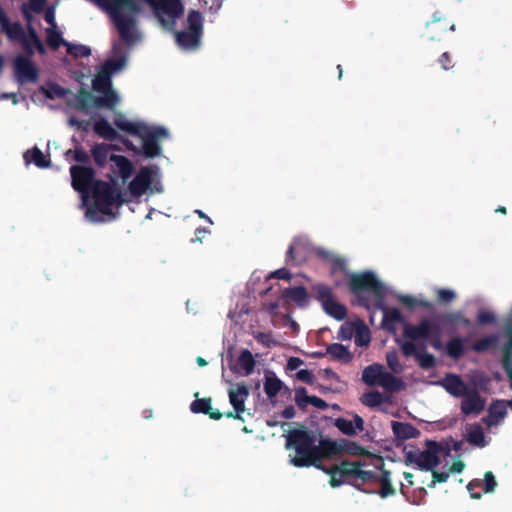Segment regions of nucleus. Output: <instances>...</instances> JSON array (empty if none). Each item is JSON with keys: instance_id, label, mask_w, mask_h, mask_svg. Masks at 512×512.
I'll return each instance as SVG.
<instances>
[{"instance_id": "f257e3e1", "label": "nucleus", "mask_w": 512, "mask_h": 512, "mask_svg": "<svg viewBox=\"0 0 512 512\" xmlns=\"http://www.w3.org/2000/svg\"><path fill=\"white\" fill-rule=\"evenodd\" d=\"M286 448L289 450L290 463L296 467L316 466L330 475V485L337 487L348 479L355 481L371 482L380 480L382 488L379 491L381 497L393 494L394 490L388 482V475L381 471L363 469L356 462H342L331 469H325L318 464V438L315 434L305 429L291 430L287 435Z\"/></svg>"}, {"instance_id": "f03ea898", "label": "nucleus", "mask_w": 512, "mask_h": 512, "mask_svg": "<svg viewBox=\"0 0 512 512\" xmlns=\"http://www.w3.org/2000/svg\"><path fill=\"white\" fill-rule=\"evenodd\" d=\"M70 172L73 188L81 193L82 205H86L88 190L92 192L93 205L86 210V217L90 221H104L106 217L114 215L115 209L128 201L115 185L94 181V172L91 168L72 166Z\"/></svg>"}, {"instance_id": "7ed1b4c3", "label": "nucleus", "mask_w": 512, "mask_h": 512, "mask_svg": "<svg viewBox=\"0 0 512 512\" xmlns=\"http://www.w3.org/2000/svg\"><path fill=\"white\" fill-rule=\"evenodd\" d=\"M126 63L125 49L121 43L113 45V57L107 60L93 80V92L81 91L77 101L82 109L106 107L113 109L120 98L111 87V75L119 72Z\"/></svg>"}, {"instance_id": "20e7f679", "label": "nucleus", "mask_w": 512, "mask_h": 512, "mask_svg": "<svg viewBox=\"0 0 512 512\" xmlns=\"http://www.w3.org/2000/svg\"><path fill=\"white\" fill-rule=\"evenodd\" d=\"M412 457V461L422 470L432 471V486L445 482L450 473H460L464 469L462 461H453L448 450L434 442H429L425 450Z\"/></svg>"}, {"instance_id": "39448f33", "label": "nucleus", "mask_w": 512, "mask_h": 512, "mask_svg": "<svg viewBox=\"0 0 512 512\" xmlns=\"http://www.w3.org/2000/svg\"><path fill=\"white\" fill-rule=\"evenodd\" d=\"M326 257L331 265L332 273L336 274L339 272L342 274V278L337 279L336 284H340L341 281L345 279L349 281L351 290L354 293L369 291L377 296H380L383 293V284L378 280L374 273L364 272L358 274H351L346 270V264L343 259L330 253L327 254Z\"/></svg>"}, {"instance_id": "423d86ee", "label": "nucleus", "mask_w": 512, "mask_h": 512, "mask_svg": "<svg viewBox=\"0 0 512 512\" xmlns=\"http://www.w3.org/2000/svg\"><path fill=\"white\" fill-rule=\"evenodd\" d=\"M114 122L119 129L140 138L142 150L146 157H154L160 153L157 139L167 136V131L164 128L151 127L140 122H132L121 114L116 115Z\"/></svg>"}, {"instance_id": "0eeeda50", "label": "nucleus", "mask_w": 512, "mask_h": 512, "mask_svg": "<svg viewBox=\"0 0 512 512\" xmlns=\"http://www.w3.org/2000/svg\"><path fill=\"white\" fill-rule=\"evenodd\" d=\"M113 150L114 147L112 145L98 144L93 147L92 155L99 166H103L110 161L112 163V171L125 182L131 175L132 164L127 158L115 155Z\"/></svg>"}, {"instance_id": "6e6552de", "label": "nucleus", "mask_w": 512, "mask_h": 512, "mask_svg": "<svg viewBox=\"0 0 512 512\" xmlns=\"http://www.w3.org/2000/svg\"><path fill=\"white\" fill-rule=\"evenodd\" d=\"M160 193L162 186L159 180L158 169L143 167L141 168L128 185V193L131 197H140L146 192Z\"/></svg>"}, {"instance_id": "1a4fd4ad", "label": "nucleus", "mask_w": 512, "mask_h": 512, "mask_svg": "<svg viewBox=\"0 0 512 512\" xmlns=\"http://www.w3.org/2000/svg\"><path fill=\"white\" fill-rule=\"evenodd\" d=\"M362 379L367 385H378L388 391H398L403 387L401 380L384 371L383 366L379 364L366 367L363 371Z\"/></svg>"}, {"instance_id": "9d476101", "label": "nucleus", "mask_w": 512, "mask_h": 512, "mask_svg": "<svg viewBox=\"0 0 512 512\" xmlns=\"http://www.w3.org/2000/svg\"><path fill=\"white\" fill-rule=\"evenodd\" d=\"M188 29L184 32L176 33V41L178 45L185 50L195 49L200 40L202 31V16L196 11H192L188 15Z\"/></svg>"}, {"instance_id": "9b49d317", "label": "nucleus", "mask_w": 512, "mask_h": 512, "mask_svg": "<svg viewBox=\"0 0 512 512\" xmlns=\"http://www.w3.org/2000/svg\"><path fill=\"white\" fill-rule=\"evenodd\" d=\"M320 300L324 311L330 316L341 320L346 315V309L343 305L335 300L332 295L331 289L324 284H317L313 288Z\"/></svg>"}, {"instance_id": "f8f14e48", "label": "nucleus", "mask_w": 512, "mask_h": 512, "mask_svg": "<svg viewBox=\"0 0 512 512\" xmlns=\"http://www.w3.org/2000/svg\"><path fill=\"white\" fill-rule=\"evenodd\" d=\"M477 384L473 383V387L462 397L461 411L465 415L479 414L486 405V399L481 397L476 391Z\"/></svg>"}, {"instance_id": "ddd939ff", "label": "nucleus", "mask_w": 512, "mask_h": 512, "mask_svg": "<svg viewBox=\"0 0 512 512\" xmlns=\"http://www.w3.org/2000/svg\"><path fill=\"white\" fill-rule=\"evenodd\" d=\"M228 395L230 404L236 411V417L240 418V414L245 411V402L249 396L248 387L244 383L231 385Z\"/></svg>"}, {"instance_id": "4468645a", "label": "nucleus", "mask_w": 512, "mask_h": 512, "mask_svg": "<svg viewBox=\"0 0 512 512\" xmlns=\"http://www.w3.org/2000/svg\"><path fill=\"white\" fill-rule=\"evenodd\" d=\"M512 409V400H496L491 403L488 408V415L483 419L484 423L488 426L499 424L507 415V408Z\"/></svg>"}, {"instance_id": "2eb2a0df", "label": "nucleus", "mask_w": 512, "mask_h": 512, "mask_svg": "<svg viewBox=\"0 0 512 512\" xmlns=\"http://www.w3.org/2000/svg\"><path fill=\"white\" fill-rule=\"evenodd\" d=\"M317 450L319 463L324 458L330 459L335 456L342 455V453L345 451V442L318 439Z\"/></svg>"}, {"instance_id": "dca6fc26", "label": "nucleus", "mask_w": 512, "mask_h": 512, "mask_svg": "<svg viewBox=\"0 0 512 512\" xmlns=\"http://www.w3.org/2000/svg\"><path fill=\"white\" fill-rule=\"evenodd\" d=\"M15 73L20 83L35 81L37 77L35 66L23 56H19L15 60Z\"/></svg>"}, {"instance_id": "f3484780", "label": "nucleus", "mask_w": 512, "mask_h": 512, "mask_svg": "<svg viewBox=\"0 0 512 512\" xmlns=\"http://www.w3.org/2000/svg\"><path fill=\"white\" fill-rule=\"evenodd\" d=\"M401 347L406 356H415L422 368L428 369L434 366L435 358L433 355L419 351L416 343L404 341Z\"/></svg>"}, {"instance_id": "a211bd4d", "label": "nucleus", "mask_w": 512, "mask_h": 512, "mask_svg": "<svg viewBox=\"0 0 512 512\" xmlns=\"http://www.w3.org/2000/svg\"><path fill=\"white\" fill-rule=\"evenodd\" d=\"M433 329V323L429 320L422 321L419 325H405L404 336L407 341L415 343L419 339H427Z\"/></svg>"}, {"instance_id": "6ab92c4d", "label": "nucleus", "mask_w": 512, "mask_h": 512, "mask_svg": "<svg viewBox=\"0 0 512 512\" xmlns=\"http://www.w3.org/2000/svg\"><path fill=\"white\" fill-rule=\"evenodd\" d=\"M441 385L444 389L454 397H463L472 386L464 383L457 375H447L442 381Z\"/></svg>"}, {"instance_id": "aec40b11", "label": "nucleus", "mask_w": 512, "mask_h": 512, "mask_svg": "<svg viewBox=\"0 0 512 512\" xmlns=\"http://www.w3.org/2000/svg\"><path fill=\"white\" fill-rule=\"evenodd\" d=\"M295 402L301 408L313 406L319 409H325L327 407L325 401L316 396L308 395L306 389L302 387L295 389Z\"/></svg>"}, {"instance_id": "412c9836", "label": "nucleus", "mask_w": 512, "mask_h": 512, "mask_svg": "<svg viewBox=\"0 0 512 512\" xmlns=\"http://www.w3.org/2000/svg\"><path fill=\"white\" fill-rule=\"evenodd\" d=\"M496 485H497V483H496V480H495L494 475L492 474V472H486L485 473V477H484V481H480V480L471 481L467 485V489H468V491H470L472 498L479 499L481 497V494L480 493H474L473 492L474 488L483 486L484 492L485 493H490V492H493L495 490Z\"/></svg>"}, {"instance_id": "4be33fe9", "label": "nucleus", "mask_w": 512, "mask_h": 512, "mask_svg": "<svg viewBox=\"0 0 512 512\" xmlns=\"http://www.w3.org/2000/svg\"><path fill=\"white\" fill-rule=\"evenodd\" d=\"M255 367V360L252 353L244 350L238 356L234 365V370L242 375H249L253 372Z\"/></svg>"}, {"instance_id": "5701e85b", "label": "nucleus", "mask_w": 512, "mask_h": 512, "mask_svg": "<svg viewBox=\"0 0 512 512\" xmlns=\"http://www.w3.org/2000/svg\"><path fill=\"white\" fill-rule=\"evenodd\" d=\"M466 437L473 445L484 447L487 444L483 429L478 424H470L466 427Z\"/></svg>"}, {"instance_id": "b1692460", "label": "nucleus", "mask_w": 512, "mask_h": 512, "mask_svg": "<svg viewBox=\"0 0 512 512\" xmlns=\"http://www.w3.org/2000/svg\"><path fill=\"white\" fill-rule=\"evenodd\" d=\"M283 388V382L273 373L265 376L264 391L268 398L276 397Z\"/></svg>"}, {"instance_id": "393cba45", "label": "nucleus", "mask_w": 512, "mask_h": 512, "mask_svg": "<svg viewBox=\"0 0 512 512\" xmlns=\"http://www.w3.org/2000/svg\"><path fill=\"white\" fill-rule=\"evenodd\" d=\"M392 429L395 436L402 440L414 438L418 434V431L408 423L393 422Z\"/></svg>"}, {"instance_id": "a878e982", "label": "nucleus", "mask_w": 512, "mask_h": 512, "mask_svg": "<svg viewBox=\"0 0 512 512\" xmlns=\"http://www.w3.org/2000/svg\"><path fill=\"white\" fill-rule=\"evenodd\" d=\"M24 159L26 163L33 162L40 168L48 167L50 164V161L47 159V157L36 147L28 150L24 154Z\"/></svg>"}, {"instance_id": "bb28decb", "label": "nucleus", "mask_w": 512, "mask_h": 512, "mask_svg": "<svg viewBox=\"0 0 512 512\" xmlns=\"http://www.w3.org/2000/svg\"><path fill=\"white\" fill-rule=\"evenodd\" d=\"M40 92L49 99H61L66 96L67 91L61 86L48 82L40 88Z\"/></svg>"}, {"instance_id": "cd10ccee", "label": "nucleus", "mask_w": 512, "mask_h": 512, "mask_svg": "<svg viewBox=\"0 0 512 512\" xmlns=\"http://www.w3.org/2000/svg\"><path fill=\"white\" fill-rule=\"evenodd\" d=\"M284 297L287 301L294 302L298 306H302L307 302V293L303 287L285 290Z\"/></svg>"}, {"instance_id": "c85d7f7f", "label": "nucleus", "mask_w": 512, "mask_h": 512, "mask_svg": "<svg viewBox=\"0 0 512 512\" xmlns=\"http://www.w3.org/2000/svg\"><path fill=\"white\" fill-rule=\"evenodd\" d=\"M191 410L195 413H206L209 414L213 419H220L221 414L212 411V405L210 399H199L191 404Z\"/></svg>"}, {"instance_id": "c756f323", "label": "nucleus", "mask_w": 512, "mask_h": 512, "mask_svg": "<svg viewBox=\"0 0 512 512\" xmlns=\"http://www.w3.org/2000/svg\"><path fill=\"white\" fill-rule=\"evenodd\" d=\"M355 343L358 346H367L370 342V333L369 329L362 322H355Z\"/></svg>"}, {"instance_id": "7c9ffc66", "label": "nucleus", "mask_w": 512, "mask_h": 512, "mask_svg": "<svg viewBox=\"0 0 512 512\" xmlns=\"http://www.w3.org/2000/svg\"><path fill=\"white\" fill-rule=\"evenodd\" d=\"M327 354H329L332 358L348 362L351 359L350 352L348 349L342 344H332L327 348Z\"/></svg>"}, {"instance_id": "2f4dec72", "label": "nucleus", "mask_w": 512, "mask_h": 512, "mask_svg": "<svg viewBox=\"0 0 512 512\" xmlns=\"http://www.w3.org/2000/svg\"><path fill=\"white\" fill-rule=\"evenodd\" d=\"M46 40H47L48 45L54 49H57L61 45L66 46V44H67V42H65L64 39L62 38V34L59 31L57 26H56V28H54V27L46 28Z\"/></svg>"}, {"instance_id": "473e14b6", "label": "nucleus", "mask_w": 512, "mask_h": 512, "mask_svg": "<svg viewBox=\"0 0 512 512\" xmlns=\"http://www.w3.org/2000/svg\"><path fill=\"white\" fill-rule=\"evenodd\" d=\"M402 321V314L396 308H383V322L388 329Z\"/></svg>"}, {"instance_id": "72a5a7b5", "label": "nucleus", "mask_w": 512, "mask_h": 512, "mask_svg": "<svg viewBox=\"0 0 512 512\" xmlns=\"http://www.w3.org/2000/svg\"><path fill=\"white\" fill-rule=\"evenodd\" d=\"M94 130L98 135L106 139H113L116 137V131L106 120H99L95 122Z\"/></svg>"}, {"instance_id": "f704fd0d", "label": "nucleus", "mask_w": 512, "mask_h": 512, "mask_svg": "<svg viewBox=\"0 0 512 512\" xmlns=\"http://www.w3.org/2000/svg\"><path fill=\"white\" fill-rule=\"evenodd\" d=\"M497 341H498L497 335H491V336L485 337L483 339L478 340L474 344V350L481 352V351L495 348L497 346Z\"/></svg>"}, {"instance_id": "c9c22d12", "label": "nucleus", "mask_w": 512, "mask_h": 512, "mask_svg": "<svg viewBox=\"0 0 512 512\" xmlns=\"http://www.w3.org/2000/svg\"><path fill=\"white\" fill-rule=\"evenodd\" d=\"M67 53L75 58L77 57H87L90 55L91 50L88 46L81 44H66Z\"/></svg>"}, {"instance_id": "e433bc0d", "label": "nucleus", "mask_w": 512, "mask_h": 512, "mask_svg": "<svg viewBox=\"0 0 512 512\" xmlns=\"http://www.w3.org/2000/svg\"><path fill=\"white\" fill-rule=\"evenodd\" d=\"M383 402V396L377 391L366 393L362 396V403L369 407H375Z\"/></svg>"}, {"instance_id": "4c0bfd02", "label": "nucleus", "mask_w": 512, "mask_h": 512, "mask_svg": "<svg viewBox=\"0 0 512 512\" xmlns=\"http://www.w3.org/2000/svg\"><path fill=\"white\" fill-rule=\"evenodd\" d=\"M446 349H447V353L451 357H454V358L459 357L463 353V350H464L463 341L459 338L452 339L447 344Z\"/></svg>"}, {"instance_id": "58836bf2", "label": "nucleus", "mask_w": 512, "mask_h": 512, "mask_svg": "<svg viewBox=\"0 0 512 512\" xmlns=\"http://www.w3.org/2000/svg\"><path fill=\"white\" fill-rule=\"evenodd\" d=\"M336 427L342 431L343 433L347 434V435H352V434H355L356 431H355V428H354V424L351 420H347V419H337L336 420Z\"/></svg>"}, {"instance_id": "ea45409f", "label": "nucleus", "mask_w": 512, "mask_h": 512, "mask_svg": "<svg viewBox=\"0 0 512 512\" xmlns=\"http://www.w3.org/2000/svg\"><path fill=\"white\" fill-rule=\"evenodd\" d=\"M386 359L388 366L393 372L400 373L403 370V366L399 363L398 356L395 352H389Z\"/></svg>"}, {"instance_id": "a19ab883", "label": "nucleus", "mask_w": 512, "mask_h": 512, "mask_svg": "<svg viewBox=\"0 0 512 512\" xmlns=\"http://www.w3.org/2000/svg\"><path fill=\"white\" fill-rule=\"evenodd\" d=\"M355 333V322L354 323H346L340 329V338L343 340L350 339L354 336Z\"/></svg>"}, {"instance_id": "79ce46f5", "label": "nucleus", "mask_w": 512, "mask_h": 512, "mask_svg": "<svg viewBox=\"0 0 512 512\" xmlns=\"http://www.w3.org/2000/svg\"><path fill=\"white\" fill-rule=\"evenodd\" d=\"M437 296L442 302H450L456 298L455 292L450 289H438Z\"/></svg>"}, {"instance_id": "37998d69", "label": "nucleus", "mask_w": 512, "mask_h": 512, "mask_svg": "<svg viewBox=\"0 0 512 512\" xmlns=\"http://www.w3.org/2000/svg\"><path fill=\"white\" fill-rule=\"evenodd\" d=\"M65 155L68 160L70 159L71 156H73V158L79 162H85L88 159V155L84 151L79 150V149H76L74 152L71 150H68L65 153Z\"/></svg>"}, {"instance_id": "c03bdc74", "label": "nucleus", "mask_w": 512, "mask_h": 512, "mask_svg": "<svg viewBox=\"0 0 512 512\" xmlns=\"http://www.w3.org/2000/svg\"><path fill=\"white\" fill-rule=\"evenodd\" d=\"M496 319L494 313L491 311H480L478 314V322L481 324L492 323Z\"/></svg>"}, {"instance_id": "a18cd8bd", "label": "nucleus", "mask_w": 512, "mask_h": 512, "mask_svg": "<svg viewBox=\"0 0 512 512\" xmlns=\"http://www.w3.org/2000/svg\"><path fill=\"white\" fill-rule=\"evenodd\" d=\"M399 300L401 303L406 305L407 307L413 308L419 304H422V302L412 296L409 295H401L399 296Z\"/></svg>"}, {"instance_id": "49530a36", "label": "nucleus", "mask_w": 512, "mask_h": 512, "mask_svg": "<svg viewBox=\"0 0 512 512\" xmlns=\"http://www.w3.org/2000/svg\"><path fill=\"white\" fill-rule=\"evenodd\" d=\"M297 378L306 383H312L314 380V375L311 371L307 369H302L297 372Z\"/></svg>"}, {"instance_id": "de8ad7c7", "label": "nucleus", "mask_w": 512, "mask_h": 512, "mask_svg": "<svg viewBox=\"0 0 512 512\" xmlns=\"http://www.w3.org/2000/svg\"><path fill=\"white\" fill-rule=\"evenodd\" d=\"M44 18L46 22L49 24V27L56 28L57 24L55 21V9L54 7H49L45 10Z\"/></svg>"}, {"instance_id": "09e8293b", "label": "nucleus", "mask_w": 512, "mask_h": 512, "mask_svg": "<svg viewBox=\"0 0 512 512\" xmlns=\"http://www.w3.org/2000/svg\"><path fill=\"white\" fill-rule=\"evenodd\" d=\"M303 364V361L300 358L297 357H291L289 358L287 362V368L289 370H296Z\"/></svg>"}, {"instance_id": "8fccbe9b", "label": "nucleus", "mask_w": 512, "mask_h": 512, "mask_svg": "<svg viewBox=\"0 0 512 512\" xmlns=\"http://www.w3.org/2000/svg\"><path fill=\"white\" fill-rule=\"evenodd\" d=\"M271 277L279 278V279H288L289 278V272L286 269H279L275 271Z\"/></svg>"}, {"instance_id": "3c124183", "label": "nucleus", "mask_w": 512, "mask_h": 512, "mask_svg": "<svg viewBox=\"0 0 512 512\" xmlns=\"http://www.w3.org/2000/svg\"><path fill=\"white\" fill-rule=\"evenodd\" d=\"M299 253V248H298V241H294L293 244L289 247L288 249V255L290 257H295L296 254Z\"/></svg>"}, {"instance_id": "603ef678", "label": "nucleus", "mask_w": 512, "mask_h": 512, "mask_svg": "<svg viewBox=\"0 0 512 512\" xmlns=\"http://www.w3.org/2000/svg\"><path fill=\"white\" fill-rule=\"evenodd\" d=\"M354 424L355 431H361L363 430V420L359 416H355L354 420L352 421Z\"/></svg>"}, {"instance_id": "864d4df0", "label": "nucleus", "mask_w": 512, "mask_h": 512, "mask_svg": "<svg viewBox=\"0 0 512 512\" xmlns=\"http://www.w3.org/2000/svg\"><path fill=\"white\" fill-rule=\"evenodd\" d=\"M440 62L442 64L443 69H448L447 62H449V55L447 53H444L441 56Z\"/></svg>"}, {"instance_id": "5fc2aeb1", "label": "nucleus", "mask_w": 512, "mask_h": 512, "mask_svg": "<svg viewBox=\"0 0 512 512\" xmlns=\"http://www.w3.org/2000/svg\"><path fill=\"white\" fill-rule=\"evenodd\" d=\"M196 213L201 217L207 219L210 223H212L211 219L207 217L202 211L196 210Z\"/></svg>"}, {"instance_id": "6e6d98bb", "label": "nucleus", "mask_w": 512, "mask_h": 512, "mask_svg": "<svg viewBox=\"0 0 512 512\" xmlns=\"http://www.w3.org/2000/svg\"><path fill=\"white\" fill-rule=\"evenodd\" d=\"M404 476H405L406 480L408 481V483L412 484V477H413L412 474L405 472Z\"/></svg>"}, {"instance_id": "4d7b16f0", "label": "nucleus", "mask_w": 512, "mask_h": 512, "mask_svg": "<svg viewBox=\"0 0 512 512\" xmlns=\"http://www.w3.org/2000/svg\"><path fill=\"white\" fill-rule=\"evenodd\" d=\"M455 317H456L457 319H459V321H461L463 324H465V325H469V321H468L467 319L463 318L462 316L457 315V316H455Z\"/></svg>"}, {"instance_id": "13d9d810", "label": "nucleus", "mask_w": 512, "mask_h": 512, "mask_svg": "<svg viewBox=\"0 0 512 512\" xmlns=\"http://www.w3.org/2000/svg\"><path fill=\"white\" fill-rule=\"evenodd\" d=\"M205 232H206L205 229H197L196 230L197 239H200V235L204 234Z\"/></svg>"}, {"instance_id": "bf43d9fd", "label": "nucleus", "mask_w": 512, "mask_h": 512, "mask_svg": "<svg viewBox=\"0 0 512 512\" xmlns=\"http://www.w3.org/2000/svg\"><path fill=\"white\" fill-rule=\"evenodd\" d=\"M432 345H433L435 348L439 349V348H440V346H441V343H440V341H439L438 339H435V340H433Z\"/></svg>"}, {"instance_id": "052dcab7", "label": "nucleus", "mask_w": 512, "mask_h": 512, "mask_svg": "<svg viewBox=\"0 0 512 512\" xmlns=\"http://www.w3.org/2000/svg\"><path fill=\"white\" fill-rule=\"evenodd\" d=\"M197 363H198L200 366H205V365L207 364V363H206V361H205L203 358H201V357H198V358H197Z\"/></svg>"}, {"instance_id": "680f3d73", "label": "nucleus", "mask_w": 512, "mask_h": 512, "mask_svg": "<svg viewBox=\"0 0 512 512\" xmlns=\"http://www.w3.org/2000/svg\"><path fill=\"white\" fill-rule=\"evenodd\" d=\"M497 211L502 212V213H506L505 207H500L499 209H497Z\"/></svg>"}, {"instance_id": "e2e57ef3", "label": "nucleus", "mask_w": 512, "mask_h": 512, "mask_svg": "<svg viewBox=\"0 0 512 512\" xmlns=\"http://www.w3.org/2000/svg\"><path fill=\"white\" fill-rule=\"evenodd\" d=\"M338 69H339V78H341L342 77V69H341L340 65H338Z\"/></svg>"}, {"instance_id": "0e129e2a", "label": "nucleus", "mask_w": 512, "mask_h": 512, "mask_svg": "<svg viewBox=\"0 0 512 512\" xmlns=\"http://www.w3.org/2000/svg\"><path fill=\"white\" fill-rule=\"evenodd\" d=\"M152 212H153V210H151V211L148 213V215L146 216V218L151 219Z\"/></svg>"}, {"instance_id": "69168bd1", "label": "nucleus", "mask_w": 512, "mask_h": 512, "mask_svg": "<svg viewBox=\"0 0 512 512\" xmlns=\"http://www.w3.org/2000/svg\"><path fill=\"white\" fill-rule=\"evenodd\" d=\"M70 124H72V125H76V124H78V123H77L76 121H74L73 119H70Z\"/></svg>"}, {"instance_id": "338daca9", "label": "nucleus", "mask_w": 512, "mask_h": 512, "mask_svg": "<svg viewBox=\"0 0 512 512\" xmlns=\"http://www.w3.org/2000/svg\"><path fill=\"white\" fill-rule=\"evenodd\" d=\"M12 97H13V104H16V103H17V98H16V96H14V95H13Z\"/></svg>"}, {"instance_id": "774afa93", "label": "nucleus", "mask_w": 512, "mask_h": 512, "mask_svg": "<svg viewBox=\"0 0 512 512\" xmlns=\"http://www.w3.org/2000/svg\"><path fill=\"white\" fill-rule=\"evenodd\" d=\"M450 29H451L452 31H453V30H455V25H454V24H452V25H451V27H450Z\"/></svg>"}]
</instances>
